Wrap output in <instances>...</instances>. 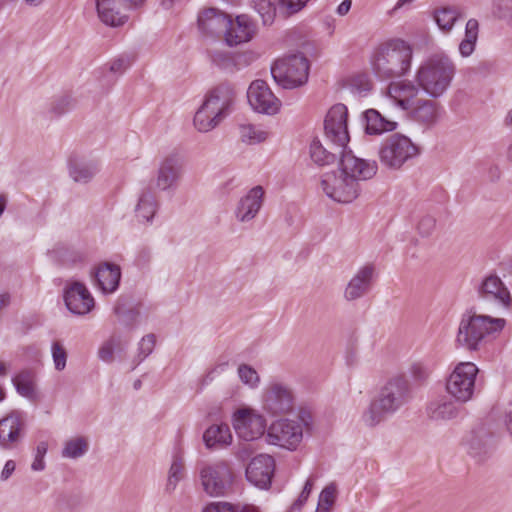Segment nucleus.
I'll return each instance as SVG.
<instances>
[{"instance_id": "nucleus-1", "label": "nucleus", "mask_w": 512, "mask_h": 512, "mask_svg": "<svg viewBox=\"0 0 512 512\" xmlns=\"http://www.w3.org/2000/svg\"><path fill=\"white\" fill-rule=\"evenodd\" d=\"M413 46L404 39L392 38L380 43L373 51L370 64L381 80L401 78L411 71Z\"/></svg>"}, {"instance_id": "nucleus-2", "label": "nucleus", "mask_w": 512, "mask_h": 512, "mask_svg": "<svg viewBox=\"0 0 512 512\" xmlns=\"http://www.w3.org/2000/svg\"><path fill=\"white\" fill-rule=\"evenodd\" d=\"M410 399L411 389L408 380L403 376L392 377L363 412L362 422L367 427H375L395 414Z\"/></svg>"}, {"instance_id": "nucleus-3", "label": "nucleus", "mask_w": 512, "mask_h": 512, "mask_svg": "<svg viewBox=\"0 0 512 512\" xmlns=\"http://www.w3.org/2000/svg\"><path fill=\"white\" fill-rule=\"evenodd\" d=\"M506 324L505 319L489 315L466 313L462 316L455 343L468 351H477L489 337L499 334Z\"/></svg>"}, {"instance_id": "nucleus-4", "label": "nucleus", "mask_w": 512, "mask_h": 512, "mask_svg": "<svg viewBox=\"0 0 512 512\" xmlns=\"http://www.w3.org/2000/svg\"><path fill=\"white\" fill-rule=\"evenodd\" d=\"M455 66L444 54H434L423 61L416 70L415 82L431 98L442 96L449 88Z\"/></svg>"}, {"instance_id": "nucleus-5", "label": "nucleus", "mask_w": 512, "mask_h": 512, "mask_svg": "<svg viewBox=\"0 0 512 512\" xmlns=\"http://www.w3.org/2000/svg\"><path fill=\"white\" fill-rule=\"evenodd\" d=\"M420 154V147L408 136L394 133L381 144L378 155L381 164L389 169L398 170L408 161Z\"/></svg>"}, {"instance_id": "nucleus-6", "label": "nucleus", "mask_w": 512, "mask_h": 512, "mask_svg": "<svg viewBox=\"0 0 512 512\" xmlns=\"http://www.w3.org/2000/svg\"><path fill=\"white\" fill-rule=\"evenodd\" d=\"M271 74L277 84L285 89H293L307 82L309 62L303 54H292L276 60Z\"/></svg>"}, {"instance_id": "nucleus-7", "label": "nucleus", "mask_w": 512, "mask_h": 512, "mask_svg": "<svg viewBox=\"0 0 512 512\" xmlns=\"http://www.w3.org/2000/svg\"><path fill=\"white\" fill-rule=\"evenodd\" d=\"M201 486L211 497L225 496L232 487L233 471L225 460L205 463L199 470Z\"/></svg>"}, {"instance_id": "nucleus-8", "label": "nucleus", "mask_w": 512, "mask_h": 512, "mask_svg": "<svg viewBox=\"0 0 512 512\" xmlns=\"http://www.w3.org/2000/svg\"><path fill=\"white\" fill-rule=\"evenodd\" d=\"M296 403L295 391L291 384L279 380H271L263 390V409L270 415H286L294 410Z\"/></svg>"}, {"instance_id": "nucleus-9", "label": "nucleus", "mask_w": 512, "mask_h": 512, "mask_svg": "<svg viewBox=\"0 0 512 512\" xmlns=\"http://www.w3.org/2000/svg\"><path fill=\"white\" fill-rule=\"evenodd\" d=\"M478 372V367L472 362L458 363L447 379V393L458 402L469 401L474 394Z\"/></svg>"}, {"instance_id": "nucleus-10", "label": "nucleus", "mask_w": 512, "mask_h": 512, "mask_svg": "<svg viewBox=\"0 0 512 512\" xmlns=\"http://www.w3.org/2000/svg\"><path fill=\"white\" fill-rule=\"evenodd\" d=\"M321 187L324 193L339 203H350L357 198L359 184L347 177L341 170L323 175Z\"/></svg>"}, {"instance_id": "nucleus-11", "label": "nucleus", "mask_w": 512, "mask_h": 512, "mask_svg": "<svg viewBox=\"0 0 512 512\" xmlns=\"http://www.w3.org/2000/svg\"><path fill=\"white\" fill-rule=\"evenodd\" d=\"M266 438L271 445L295 450L303 439L302 424L290 419L277 420L269 426Z\"/></svg>"}, {"instance_id": "nucleus-12", "label": "nucleus", "mask_w": 512, "mask_h": 512, "mask_svg": "<svg viewBox=\"0 0 512 512\" xmlns=\"http://www.w3.org/2000/svg\"><path fill=\"white\" fill-rule=\"evenodd\" d=\"M348 110L344 104L332 106L324 120L325 137L337 148H345L349 142L347 127Z\"/></svg>"}, {"instance_id": "nucleus-13", "label": "nucleus", "mask_w": 512, "mask_h": 512, "mask_svg": "<svg viewBox=\"0 0 512 512\" xmlns=\"http://www.w3.org/2000/svg\"><path fill=\"white\" fill-rule=\"evenodd\" d=\"M233 427L240 438L251 442L264 434L266 420L252 409L243 408L234 413Z\"/></svg>"}, {"instance_id": "nucleus-14", "label": "nucleus", "mask_w": 512, "mask_h": 512, "mask_svg": "<svg viewBox=\"0 0 512 512\" xmlns=\"http://www.w3.org/2000/svg\"><path fill=\"white\" fill-rule=\"evenodd\" d=\"M247 99L254 111L267 115L276 114L281 106L280 100L263 80H255L250 84Z\"/></svg>"}, {"instance_id": "nucleus-15", "label": "nucleus", "mask_w": 512, "mask_h": 512, "mask_svg": "<svg viewBox=\"0 0 512 512\" xmlns=\"http://www.w3.org/2000/svg\"><path fill=\"white\" fill-rule=\"evenodd\" d=\"M26 422L23 413L12 411L0 420V447L17 448L25 436Z\"/></svg>"}, {"instance_id": "nucleus-16", "label": "nucleus", "mask_w": 512, "mask_h": 512, "mask_svg": "<svg viewBox=\"0 0 512 512\" xmlns=\"http://www.w3.org/2000/svg\"><path fill=\"white\" fill-rule=\"evenodd\" d=\"M182 175V158L176 153L169 154L159 163L155 178V186L160 191L174 190L181 180Z\"/></svg>"}, {"instance_id": "nucleus-17", "label": "nucleus", "mask_w": 512, "mask_h": 512, "mask_svg": "<svg viewBox=\"0 0 512 512\" xmlns=\"http://www.w3.org/2000/svg\"><path fill=\"white\" fill-rule=\"evenodd\" d=\"M145 0H96L98 16L105 25L118 27L125 24L128 16L125 13L127 4L140 6Z\"/></svg>"}, {"instance_id": "nucleus-18", "label": "nucleus", "mask_w": 512, "mask_h": 512, "mask_svg": "<svg viewBox=\"0 0 512 512\" xmlns=\"http://www.w3.org/2000/svg\"><path fill=\"white\" fill-rule=\"evenodd\" d=\"M377 163L355 156L352 151H342L340 170L358 184L361 180L372 178L377 172Z\"/></svg>"}, {"instance_id": "nucleus-19", "label": "nucleus", "mask_w": 512, "mask_h": 512, "mask_svg": "<svg viewBox=\"0 0 512 512\" xmlns=\"http://www.w3.org/2000/svg\"><path fill=\"white\" fill-rule=\"evenodd\" d=\"M421 91L415 80H400L391 82L386 94L395 106L408 112L419 99Z\"/></svg>"}, {"instance_id": "nucleus-20", "label": "nucleus", "mask_w": 512, "mask_h": 512, "mask_svg": "<svg viewBox=\"0 0 512 512\" xmlns=\"http://www.w3.org/2000/svg\"><path fill=\"white\" fill-rule=\"evenodd\" d=\"M275 470L274 458L268 454H259L252 458L246 467V479L256 487L267 489Z\"/></svg>"}, {"instance_id": "nucleus-21", "label": "nucleus", "mask_w": 512, "mask_h": 512, "mask_svg": "<svg viewBox=\"0 0 512 512\" xmlns=\"http://www.w3.org/2000/svg\"><path fill=\"white\" fill-rule=\"evenodd\" d=\"M443 113L444 109L439 102L427 98H419L408 111L410 119L425 129L434 127Z\"/></svg>"}, {"instance_id": "nucleus-22", "label": "nucleus", "mask_w": 512, "mask_h": 512, "mask_svg": "<svg viewBox=\"0 0 512 512\" xmlns=\"http://www.w3.org/2000/svg\"><path fill=\"white\" fill-rule=\"evenodd\" d=\"M478 297L483 301L495 302L508 307L511 302L510 292L500 277L490 274L484 277L477 287Z\"/></svg>"}, {"instance_id": "nucleus-23", "label": "nucleus", "mask_w": 512, "mask_h": 512, "mask_svg": "<svg viewBox=\"0 0 512 512\" xmlns=\"http://www.w3.org/2000/svg\"><path fill=\"white\" fill-rule=\"evenodd\" d=\"M64 301L68 310L76 315H85L94 307V298L80 282H73L66 287Z\"/></svg>"}, {"instance_id": "nucleus-24", "label": "nucleus", "mask_w": 512, "mask_h": 512, "mask_svg": "<svg viewBox=\"0 0 512 512\" xmlns=\"http://www.w3.org/2000/svg\"><path fill=\"white\" fill-rule=\"evenodd\" d=\"M256 32L255 24L247 15H239L235 20L229 17L225 28V41L229 46H236L250 41Z\"/></svg>"}, {"instance_id": "nucleus-25", "label": "nucleus", "mask_w": 512, "mask_h": 512, "mask_svg": "<svg viewBox=\"0 0 512 512\" xmlns=\"http://www.w3.org/2000/svg\"><path fill=\"white\" fill-rule=\"evenodd\" d=\"M264 199V189L261 186L251 188L237 203L235 217L241 223L250 222L259 213Z\"/></svg>"}, {"instance_id": "nucleus-26", "label": "nucleus", "mask_w": 512, "mask_h": 512, "mask_svg": "<svg viewBox=\"0 0 512 512\" xmlns=\"http://www.w3.org/2000/svg\"><path fill=\"white\" fill-rule=\"evenodd\" d=\"M375 269L372 265L361 267L348 282L344 297L348 301H354L366 295L371 287Z\"/></svg>"}, {"instance_id": "nucleus-27", "label": "nucleus", "mask_w": 512, "mask_h": 512, "mask_svg": "<svg viewBox=\"0 0 512 512\" xmlns=\"http://www.w3.org/2000/svg\"><path fill=\"white\" fill-rule=\"evenodd\" d=\"M464 443L468 453L480 461L491 455L494 450L493 437L484 428L472 431Z\"/></svg>"}, {"instance_id": "nucleus-28", "label": "nucleus", "mask_w": 512, "mask_h": 512, "mask_svg": "<svg viewBox=\"0 0 512 512\" xmlns=\"http://www.w3.org/2000/svg\"><path fill=\"white\" fill-rule=\"evenodd\" d=\"M95 278L103 293H113L117 290L121 279L120 267L113 263L104 262L98 266Z\"/></svg>"}, {"instance_id": "nucleus-29", "label": "nucleus", "mask_w": 512, "mask_h": 512, "mask_svg": "<svg viewBox=\"0 0 512 512\" xmlns=\"http://www.w3.org/2000/svg\"><path fill=\"white\" fill-rule=\"evenodd\" d=\"M228 23L229 16L215 8H208L198 16L199 29L205 34L225 32Z\"/></svg>"}, {"instance_id": "nucleus-30", "label": "nucleus", "mask_w": 512, "mask_h": 512, "mask_svg": "<svg viewBox=\"0 0 512 512\" xmlns=\"http://www.w3.org/2000/svg\"><path fill=\"white\" fill-rule=\"evenodd\" d=\"M255 59V55L253 53H244V54H236L233 55L228 52L223 51H214L211 54L212 63L229 73H233L240 68V65H248L251 61Z\"/></svg>"}, {"instance_id": "nucleus-31", "label": "nucleus", "mask_w": 512, "mask_h": 512, "mask_svg": "<svg viewBox=\"0 0 512 512\" xmlns=\"http://www.w3.org/2000/svg\"><path fill=\"white\" fill-rule=\"evenodd\" d=\"M364 118L366 121L365 131L369 135H380L384 132H392L398 127L396 121L385 118L375 109H368L364 113Z\"/></svg>"}, {"instance_id": "nucleus-32", "label": "nucleus", "mask_w": 512, "mask_h": 512, "mask_svg": "<svg viewBox=\"0 0 512 512\" xmlns=\"http://www.w3.org/2000/svg\"><path fill=\"white\" fill-rule=\"evenodd\" d=\"M203 440L207 448H223L231 444L232 434L228 425L214 424L206 429Z\"/></svg>"}, {"instance_id": "nucleus-33", "label": "nucleus", "mask_w": 512, "mask_h": 512, "mask_svg": "<svg viewBox=\"0 0 512 512\" xmlns=\"http://www.w3.org/2000/svg\"><path fill=\"white\" fill-rule=\"evenodd\" d=\"M427 414L432 420L446 421L456 418L459 414V408L450 400L437 399L429 403Z\"/></svg>"}, {"instance_id": "nucleus-34", "label": "nucleus", "mask_w": 512, "mask_h": 512, "mask_svg": "<svg viewBox=\"0 0 512 512\" xmlns=\"http://www.w3.org/2000/svg\"><path fill=\"white\" fill-rule=\"evenodd\" d=\"M226 116L235 98L234 87L230 83H221L207 95Z\"/></svg>"}, {"instance_id": "nucleus-35", "label": "nucleus", "mask_w": 512, "mask_h": 512, "mask_svg": "<svg viewBox=\"0 0 512 512\" xmlns=\"http://www.w3.org/2000/svg\"><path fill=\"white\" fill-rule=\"evenodd\" d=\"M158 206L156 196L151 191L143 192L135 209L137 218L143 222H151L158 210Z\"/></svg>"}, {"instance_id": "nucleus-36", "label": "nucleus", "mask_w": 512, "mask_h": 512, "mask_svg": "<svg viewBox=\"0 0 512 512\" xmlns=\"http://www.w3.org/2000/svg\"><path fill=\"white\" fill-rule=\"evenodd\" d=\"M99 171V168L94 162H84L78 160H71L69 164V174L75 182L87 183Z\"/></svg>"}, {"instance_id": "nucleus-37", "label": "nucleus", "mask_w": 512, "mask_h": 512, "mask_svg": "<svg viewBox=\"0 0 512 512\" xmlns=\"http://www.w3.org/2000/svg\"><path fill=\"white\" fill-rule=\"evenodd\" d=\"M17 392L30 400L36 398L35 375L32 371L24 370L13 378Z\"/></svg>"}, {"instance_id": "nucleus-38", "label": "nucleus", "mask_w": 512, "mask_h": 512, "mask_svg": "<svg viewBox=\"0 0 512 512\" xmlns=\"http://www.w3.org/2000/svg\"><path fill=\"white\" fill-rule=\"evenodd\" d=\"M479 23L476 19H469L465 27V37L459 44V52L463 57L470 56L478 39Z\"/></svg>"}, {"instance_id": "nucleus-39", "label": "nucleus", "mask_w": 512, "mask_h": 512, "mask_svg": "<svg viewBox=\"0 0 512 512\" xmlns=\"http://www.w3.org/2000/svg\"><path fill=\"white\" fill-rule=\"evenodd\" d=\"M460 17H462L461 9L456 6L441 7L435 10L434 13V18L437 25L441 30L446 32L452 29L455 22Z\"/></svg>"}, {"instance_id": "nucleus-40", "label": "nucleus", "mask_w": 512, "mask_h": 512, "mask_svg": "<svg viewBox=\"0 0 512 512\" xmlns=\"http://www.w3.org/2000/svg\"><path fill=\"white\" fill-rule=\"evenodd\" d=\"M433 371L431 363L427 360H415L408 369L411 380L417 385H424Z\"/></svg>"}, {"instance_id": "nucleus-41", "label": "nucleus", "mask_w": 512, "mask_h": 512, "mask_svg": "<svg viewBox=\"0 0 512 512\" xmlns=\"http://www.w3.org/2000/svg\"><path fill=\"white\" fill-rule=\"evenodd\" d=\"M239 133L242 142L249 145L261 143L265 141L269 136L267 131L252 124L240 125Z\"/></svg>"}, {"instance_id": "nucleus-42", "label": "nucleus", "mask_w": 512, "mask_h": 512, "mask_svg": "<svg viewBox=\"0 0 512 512\" xmlns=\"http://www.w3.org/2000/svg\"><path fill=\"white\" fill-rule=\"evenodd\" d=\"M89 448L88 441L84 437L72 438L65 442L62 450V457L77 459L83 456Z\"/></svg>"}, {"instance_id": "nucleus-43", "label": "nucleus", "mask_w": 512, "mask_h": 512, "mask_svg": "<svg viewBox=\"0 0 512 512\" xmlns=\"http://www.w3.org/2000/svg\"><path fill=\"white\" fill-rule=\"evenodd\" d=\"M310 157L319 166L329 165L335 162L336 154L328 151L319 140H314L310 145Z\"/></svg>"}, {"instance_id": "nucleus-44", "label": "nucleus", "mask_w": 512, "mask_h": 512, "mask_svg": "<svg viewBox=\"0 0 512 512\" xmlns=\"http://www.w3.org/2000/svg\"><path fill=\"white\" fill-rule=\"evenodd\" d=\"M184 475V462L182 457L174 456L171 467L169 469L168 480L166 484V490L172 492L177 487L179 481Z\"/></svg>"}, {"instance_id": "nucleus-45", "label": "nucleus", "mask_w": 512, "mask_h": 512, "mask_svg": "<svg viewBox=\"0 0 512 512\" xmlns=\"http://www.w3.org/2000/svg\"><path fill=\"white\" fill-rule=\"evenodd\" d=\"M218 124L219 122L216 117L208 113L204 107L200 106L196 111L194 116V125L198 131L208 132L214 129Z\"/></svg>"}, {"instance_id": "nucleus-46", "label": "nucleus", "mask_w": 512, "mask_h": 512, "mask_svg": "<svg viewBox=\"0 0 512 512\" xmlns=\"http://www.w3.org/2000/svg\"><path fill=\"white\" fill-rule=\"evenodd\" d=\"M254 9L259 14L264 25H271L278 11V8L269 0H255Z\"/></svg>"}, {"instance_id": "nucleus-47", "label": "nucleus", "mask_w": 512, "mask_h": 512, "mask_svg": "<svg viewBox=\"0 0 512 512\" xmlns=\"http://www.w3.org/2000/svg\"><path fill=\"white\" fill-rule=\"evenodd\" d=\"M238 377L240 381L254 389L260 384V376L258 372L248 364H240L237 369Z\"/></svg>"}, {"instance_id": "nucleus-48", "label": "nucleus", "mask_w": 512, "mask_h": 512, "mask_svg": "<svg viewBox=\"0 0 512 512\" xmlns=\"http://www.w3.org/2000/svg\"><path fill=\"white\" fill-rule=\"evenodd\" d=\"M51 354L54 368L57 371H63L67 363V351L60 341H53L51 344Z\"/></svg>"}, {"instance_id": "nucleus-49", "label": "nucleus", "mask_w": 512, "mask_h": 512, "mask_svg": "<svg viewBox=\"0 0 512 512\" xmlns=\"http://www.w3.org/2000/svg\"><path fill=\"white\" fill-rule=\"evenodd\" d=\"M309 0H280L278 12L284 17L290 16L300 11Z\"/></svg>"}, {"instance_id": "nucleus-50", "label": "nucleus", "mask_w": 512, "mask_h": 512, "mask_svg": "<svg viewBox=\"0 0 512 512\" xmlns=\"http://www.w3.org/2000/svg\"><path fill=\"white\" fill-rule=\"evenodd\" d=\"M118 344L119 338L112 336L109 340L104 342L102 346L99 348V358L104 362L111 363L114 359L115 346H117Z\"/></svg>"}, {"instance_id": "nucleus-51", "label": "nucleus", "mask_w": 512, "mask_h": 512, "mask_svg": "<svg viewBox=\"0 0 512 512\" xmlns=\"http://www.w3.org/2000/svg\"><path fill=\"white\" fill-rule=\"evenodd\" d=\"M155 343L156 338L154 334H147L141 339L138 347V362L143 361L152 353Z\"/></svg>"}, {"instance_id": "nucleus-52", "label": "nucleus", "mask_w": 512, "mask_h": 512, "mask_svg": "<svg viewBox=\"0 0 512 512\" xmlns=\"http://www.w3.org/2000/svg\"><path fill=\"white\" fill-rule=\"evenodd\" d=\"M337 496V486L335 483L328 484L320 493L318 503L332 507Z\"/></svg>"}, {"instance_id": "nucleus-53", "label": "nucleus", "mask_w": 512, "mask_h": 512, "mask_svg": "<svg viewBox=\"0 0 512 512\" xmlns=\"http://www.w3.org/2000/svg\"><path fill=\"white\" fill-rule=\"evenodd\" d=\"M48 444L44 441L40 442L36 447L35 458L31 468L34 471H42L45 468L44 456L47 453Z\"/></svg>"}, {"instance_id": "nucleus-54", "label": "nucleus", "mask_w": 512, "mask_h": 512, "mask_svg": "<svg viewBox=\"0 0 512 512\" xmlns=\"http://www.w3.org/2000/svg\"><path fill=\"white\" fill-rule=\"evenodd\" d=\"M436 226V220L430 215L423 216L417 225V229L422 236H430Z\"/></svg>"}, {"instance_id": "nucleus-55", "label": "nucleus", "mask_w": 512, "mask_h": 512, "mask_svg": "<svg viewBox=\"0 0 512 512\" xmlns=\"http://www.w3.org/2000/svg\"><path fill=\"white\" fill-rule=\"evenodd\" d=\"M512 9V0H493V13L499 18L509 16Z\"/></svg>"}, {"instance_id": "nucleus-56", "label": "nucleus", "mask_w": 512, "mask_h": 512, "mask_svg": "<svg viewBox=\"0 0 512 512\" xmlns=\"http://www.w3.org/2000/svg\"><path fill=\"white\" fill-rule=\"evenodd\" d=\"M131 65V59L128 56H121L113 60L109 66L112 73H123Z\"/></svg>"}, {"instance_id": "nucleus-57", "label": "nucleus", "mask_w": 512, "mask_h": 512, "mask_svg": "<svg viewBox=\"0 0 512 512\" xmlns=\"http://www.w3.org/2000/svg\"><path fill=\"white\" fill-rule=\"evenodd\" d=\"M202 512H235L234 505L228 502H212Z\"/></svg>"}, {"instance_id": "nucleus-58", "label": "nucleus", "mask_w": 512, "mask_h": 512, "mask_svg": "<svg viewBox=\"0 0 512 512\" xmlns=\"http://www.w3.org/2000/svg\"><path fill=\"white\" fill-rule=\"evenodd\" d=\"M201 106L204 107L212 116H215L219 123L225 117L224 113L219 109V107L215 105V103L207 96L205 97V100Z\"/></svg>"}, {"instance_id": "nucleus-59", "label": "nucleus", "mask_w": 512, "mask_h": 512, "mask_svg": "<svg viewBox=\"0 0 512 512\" xmlns=\"http://www.w3.org/2000/svg\"><path fill=\"white\" fill-rule=\"evenodd\" d=\"M228 366L227 362H222L216 364L214 367H212L204 376L203 383L208 384L212 382L216 375L223 373Z\"/></svg>"}, {"instance_id": "nucleus-60", "label": "nucleus", "mask_w": 512, "mask_h": 512, "mask_svg": "<svg viewBox=\"0 0 512 512\" xmlns=\"http://www.w3.org/2000/svg\"><path fill=\"white\" fill-rule=\"evenodd\" d=\"M253 453V445L251 443H245L238 448L236 456L238 459L246 461L248 458L252 456Z\"/></svg>"}, {"instance_id": "nucleus-61", "label": "nucleus", "mask_w": 512, "mask_h": 512, "mask_svg": "<svg viewBox=\"0 0 512 512\" xmlns=\"http://www.w3.org/2000/svg\"><path fill=\"white\" fill-rule=\"evenodd\" d=\"M15 468H16L15 461L8 460L5 463V465L1 471V475H0L1 481H7L10 478V476L13 474V472L15 471Z\"/></svg>"}, {"instance_id": "nucleus-62", "label": "nucleus", "mask_w": 512, "mask_h": 512, "mask_svg": "<svg viewBox=\"0 0 512 512\" xmlns=\"http://www.w3.org/2000/svg\"><path fill=\"white\" fill-rule=\"evenodd\" d=\"M352 6V0H343L336 8V13L339 16H345L349 13Z\"/></svg>"}, {"instance_id": "nucleus-63", "label": "nucleus", "mask_w": 512, "mask_h": 512, "mask_svg": "<svg viewBox=\"0 0 512 512\" xmlns=\"http://www.w3.org/2000/svg\"><path fill=\"white\" fill-rule=\"evenodd\" d=\"M308 497V495H305L304 493L301 492L297 500L292 504L290 512L300 511L302 506L307 501Z\"/></svg>"}, {"instance_id": "nucleus-64", "label": "nucleus", "mask_w": 512, "mask_h": 512, "mask_svg": "<svg viewBox=\"0 0 512 512\" xmlns=\"http://www.w3.org/2000/svg\"><path fill=\"white\" fill-rule=\"evenodd\" d=\"M235 512H261L260 509L254 505H236L234 506Z\"/></svg>"}]
</instances>
